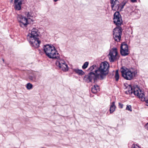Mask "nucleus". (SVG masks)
Here are the masks:
<instances>
[{
  "mask_svg": "<svg viewBox=\"0 0 148 148\" xmlns=\"http://www.w3.org/2000/svg\"><path fill=\"white\" fill-rule=\"evenodd\" d=\"M109 65L106 61L101 62L99 67L95 71V73L90 72L85 77L84 79L87 83L94 81V83H97L99 80H102L105 79L109 72Z\"/></svg>",
  "mask_w": 148,
  "mask_h": 148,
  "instance_id": "obj_1",
  "label": "nucleus"
},
{
  "mask_svg": "<svg viewBox=\"0 0 148 148\" xmlns=\"http://www.w3.org/2000/svg\"><path fill=\"white\" fill-rule=\"evenodd\" d=\"M43 49L46 56L49 58L57 60L56 64L60 69L64 72L68 70L67 64L64 60L60 58V54L54 46L47 44L44 46Z\"/></svg>",
  "mask_w": 148,
  "mask_h": 148,
  "instance_id": "obj_2",
  "label": "nucleus"
},
{
  "mask_svg": "<svg viewBox=\"0 0 148 148\" xmlns=\"http://www.w3.org/2000/svg\"><path fill=\"white\" fill-rule=\"evenodd\" d=\"M40 32L38 29L34 27L31 30V33L27 35V39L30 45L34 48L39 46L41 41L39 39Z\"/></svg>",
  "mask_w": 148,
  "mask_h": 148,
  "instance_id": "obj_3",
  "label": "nucleus"
},
{
  "mask_svg": "<svg viewBox=\"0 0 148 148\" xmlns=\"http://www.w3.org/2000/svg\"><path fill=\"white\" fill-rule=\"evenodd\" d=\"M126 89H128L127 90L125 91L126 93L127 94H132L133 93L135 95L138 96L141 101H145V95L143 92L138 87H132L130 85H128L126 87Z\"/></svg>",
  "mask_w": 148,
  "mask_h": 148,
  "instance_id": "obj_4",
  "label": "nucleus"
},
{
  "mask_svg": "<svg viewBox=\"0 0 148 148\" xmlns=\"http://www.w3.org/2000/svg\"><path fill=\"white\" fill-rule=\"evenodd\" d=\"M122 77L125 79L131 80L135 77L137 72L136 71H132L126 67L123 66L120 69Z\"/></svg>",
  "mask_w": 148,
  "mask_h": 148,
  "instance_id": "obj_5",
  "label": "nucleus"
},
{
  "mask_svg": "<svg viewBox=\"0 0 148 148\" xmlns=\"http://www.w3.org/2000/svg\"><path fill=\"white\" fill-rule=\"evenodd\" d=\"M110 3L112 9L115 11L116 10H121L125 5V3L119 4L118 0H110Z\"/></svg>",
  "mask_w": 148,
  "mask_h": 148,
  "instance_id": "obj_6",
  "label": "nucleus"
},
{
  "mask_svg": "<svg viewBox=\"0 0 148 148\" xmlns=\"http://www.w3.org/2000/svg\"><path fill=\"white\" fill-rule=\"evenodd\" d=\"M108 58L110 62H113L119 58L117 49L116 48H112L110 50L108 54Z\"/></svg>",
  "mask_w": 148,
  "mask_h": 148,
  "instance_id": "obj_7",
  "label": "nucleus"
},
{
  "mask_svg": "<svg viewBox=\"0 0 148 148\" xmlns=\"http://www.w3.org/2000/svg\"><path fill=\"white\" fill-rule=\"evenodd\" d=\"M122 30L121 27H116L114 29L113 37L115 41L119 42L120 40Z\"/></svg>",
  "mask_w": 148,
  "mask_h": 148,
  "instance_id": "obj_8",
  "label": "nucleus"
},
{
  "mask_svg": "<svg viewBox=\"0 0 148 148\" xmlns=\"http://www.w3.org/2000/svg\"><path fill=\"white\" fill-rule=\"evenodd\" d=\"M113 22L117 26L120 27L123 22L121 15L119 12H116L114 14Z\"/></svg>",
  "mask_w": 148,
  "mask_h": 148,
  "instance_id": "obj_9",
  "label": "nucleus"
},
{
  "mask_svg": "<svg viewBox=\"0 0 148 148\" xmlns=\"http://www.w3.org/2000/svg\"><path fill=\"white\" fill-rule=\"evenodd\" d=\"M17 19L20 23V25L22 27H26L29 23L27 18L21 15H18Z\"/></svg>",
  "mask_w": 148,
  "mask_h": 148,
  "instance_id": "obj_10",
  "label": "nucleus"
},
{
  "mask_svg": "<svg viewBox=\"0 0 148 148\" xmlns=\"http://www.w3.org/2000/svg\"><path fill=\"white\" fill-rule=\"evenodd\" d=\"M120 52L122 56H126L129 54L128 46L125 43L123 42L121 44Z\"/></svg>",
  "mask_w": 148,
  "mask_h": 148,
  "instance_id": "obj_11",
  "label": "nucleus"
},
{
  "mask_svg": "<svg viewBox=\"0 0 148 148\" xmlns=\"http://www.w3.org/2000/svg\"><path fill=\"white\" fill-rule=\"evenodd\" d=\"M97 83H96V84L94 85L91 88L92 92L94 93H96L99 90V86L97 84Z\"/></svg>",
  "mask_w": 148,
  "mask_h": 148,
  "instance_id": "obj_12",
  "label": "nucleus"
},
{
  "mask_svg": "<svg viewBox=\"0 0 148 148\" xmlns=\"http://www.w3.org/2000/svg\"><path fill=\"white\" fill-rule=\"evenodd\" d=\"M28 78L30 80L35 82L36 80V75L35 74L33 73L29 75Z\"/></svg>",
  "mask_w": 148,
  "mask_h": 148,
  "instance_id": "obj_13",
  "label": "nucleus"
},
{
  "mask_svg": "<svg viewBox=\"0 0 148 148\" xmlns=\"http://www.w3.org/2000/svg\"><path fill=\"white\" fill-rule=\"evenodd\" d=\"M115 102H113L111 104V105L110 107V113H112L115 110L116 106L115 105Z\"/></svg>",
  "mask_w": 148,
  "mask_h": 148,
  "instance_id": "obj_14",
  "label": "nucleus"
},
{
  "mask_svg": "<svg viewBox=\"0 0 148 148\" xmlns=\"http://www.w3.org/2000/svg\"><path fill=\"white\" fill-rule=\"evenodd\" d=\"M24 15L27 17V19H31L33 16V14L31 12H26L24 13Z\"/></svg>",
  "mask_w": 148,
  "mask_h": 148,
  "instance_id": "obj_15",
  "label": "nucleus"
},
{
  "mask_svg": "<svg viewBox=\"0 0 148 148\" xmlns=\"http://www.w3.org/2000/svg\"><path fill=\"white\" fill-rule=\"evenodd\" d=\"M14 8L15 10H19L21 9V6L22 4V2H19L18 3H14Z\"/></svg>",
  "mask_w": 148,
  "mask_h": 148,
  "instance_id": "obj_16",
  "label": "nucleus"
},
{
  "mask_svg": "<svg viewBox=\"0 0 148 148\" xmlns=\"http://www.w3.org/2000/svg\"><path fill=\"white\" fill-rule=\"evenodd\" d=\"M73 71L75 73L79 75H83L84 74V72L82 70L77 69H74Z\"/></svg>",
  "mask_w": 148,
  "mask_h": 148,
  "instance_id": "obj_17",
  "label": "nucleus"
},
{
  "mask_svg": "<svg viewBox=\"0 0 148 148\" xmlns=\"http://www.w3.org/2000/svg\"><path fill=\"white\" fill-rule=\"evenodd\" d=\"M115 80L116 81H118L119 78V74L118 70H116V71L115 74L114 76Z\"/></svg>",
  "mask_w": 148,
  "mask_h": 148,
  "instance_id": "obj_18",
  "label": "nucleus"
},
{
  "mask_svg": "<svg viewBox=\"0 0 148 148\" xmlns=\"http://www.w3.org/2000/svg\"><path fill=\"white\" fill-rule=\"evenodd\" d=\"M26 87L28 90H30L32 88L33 85L31 83H28L26 85Z\"/></svg>",
  "mask_w": 148,
  "mask_h": 148,
  "instance_id": "obj_19",
  "label": "nucleus"
},
{
  "mask_svg": "<svg viewBox=\"0 0 148 148\" xmlns=\"http://www.w3.org/2000/svg\"><path fill=\"white\" fill-rule=\"evenodd\" d=\"M88 64V62H85L82 67V68L83 69H85L87 67Z\"/></svg>",
  "mask_w": 148,
  "mask_h": 148,
  "instance_id": "obj_20",
  "label": "nucleus"
},
{
  "mask_svg": "<svg viewBox=\"0 0 148 148\" xmlns=\"http://www.w3.org/2000/svg\"><path fill=\"white\" fill-rule=\"evenodd\" d=\"M95 68H97V66L96 65H93L90 66L89 69V70L90 71H92L94 69H95Z\"/></svg>",
  "mask_w": 148,
  "mask_h": 148,
  "instance_id": "obj_21",
  "label": "nucleus"
},
{
  "mask_svg": "<svg viewBox=\"0 0 148 148\" xmlns=\"http://www.w3.org/2000/svg\"><path fill=\"white\" fill-rule=\"evenodd\" d=\"M126 109L130 112L132 111V107L131 105H127Z\"/></svg>",
  "mask_w": 148,
  "mask_h": 148,
  "instance_id": "obj_22",
  "label": "nucleus"
},
{
  "mask_svg": "<svg viewBox=\"0 0 148 148\" xmlns=\"http://www.w3.org/2000/svg\"><path fill=\"white\" fill-rule=\"evenodd\" d=\"M131 148H141L137 144H133Z\"/></svg>",
  "mask_w": 148,
  "mask_h": 148,
  "instance_id": "obj_23",
  "label": "nucleus"
},
{
  "mask_svg": "<svg viewBox=\"0 0 148 148\" xmlns=\"http://www.w3.org/2000/svg\"><path fill=\"white\" fill-rule=\"evenodd\" d=\"M119 107L120 108H123V104L121 103H119Z\"/></svg>",
  "mask_w": 148,
  "mask_h": 148,
  "instance_id": "obj_24",
  "label": "nucleus"
},
{
  "mask_svg": "<svg viewBox=\"0 0 148 148\" xmlns=\"http://www.w3.org/2000/svg\"><path fill=\"white\" fill-rule=\"evenodd\" d=\"M21 0H14V3H18L19 2H21Z\"/></svg>",
  "mask_w": 148,
  "mask_h": 148,
  "instance_id": "obj_25",
  "label": "nucleus"
},
{
  "mask_svg": "<svg viewBox=\"0 0 148 148\" xmlns=\"http://www.w3.org/2000/svg\"><path fill=\"white\" fill-rule=\"evenodd\" d=\"M145 127L148 130V123H147L145 125Z\"/></svg>",
  "mask_w": 148,
  "mask_h": 148,
  "instance_id": "obj_26",
  "label": "nucleus"
},
{
  "mask_svg": "<svg viewBox=\"0 0 148 148\" xmlns=\"http://www.w3.org/2000/svg\"><path fill=\"white\" fill-rule=\"evenodd\" d=\"M131 1L132 3H135L136 2L137 0H130Z\"/></svg>",
  "mask_w": 148,
  "mask_h": 148,
  "instance_id": "obj_27",
  "label": "nucleus"
},
{
  "mask_svg": "<svg viewBox=\"0 0 148 148\" xmlns=\"http://www.w3.org/2000/svg\"><path fill=\"white\" fill-rule=\"evenodd\" d=\"M140 16V14H139L137 16L138 17H139Z\"/></svg>",
  "mask_w": 148,
  "mask_h": 148,
  "instance_id": "obj_28",
  "label": "nucleus"
},
{
  "mask_svg": "<svg viewBox=\"0 0 148 148\" xmlns=\"http://www.w3.org/2000/svg\"><path fill=\"white\" fill-rule=\"evenodd\" d=\"M10 1L11 2H12L13 1V0H10Z\"/></svg>",
  "mask_w": 148,
  "mask_h": 148,
  "instance_id": "obj_29",
  "label": "nucleus"
},
{
  "mask_svg": "<svg viewBox=\"0 0 148 148\" xmlns=\"http://www.w3.org/2000/svg\"><path fill=\"white\" fill-rule=\"evenodd\" d=\"M2 60H3V62L4 61V60L3 59H2Z\"/></svg>",
  "mask_w": 148,
  "mask_h": 148,
  "instance_id": "obj_30",
  "label": "nucleus"
},
{
  "mask_svg": "<svg viewBox=\"0 0 148 148\" xmlns=\"http://www.w3.org/2000/svg\"><path fill=\"white\" fill-rule=\"evenodd\" d=\"M138 12H139V13H140V11H138Z\"/></svg>",
  "mask_w": 148,
  "mask_h": 148,
  "instance_id": "obj_31",
  "label": "nucleus"
}]
</instances>
